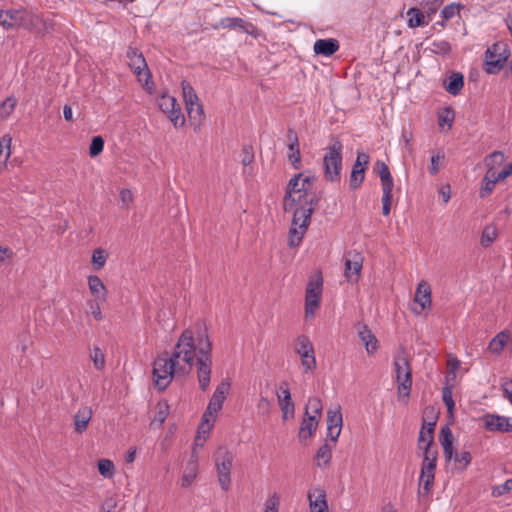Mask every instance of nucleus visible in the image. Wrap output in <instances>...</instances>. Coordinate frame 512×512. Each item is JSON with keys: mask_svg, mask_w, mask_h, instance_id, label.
<instances>
[{"mask_svg": "<svg viewBox=\"0 0 512 512\" xmlns=\"http://www.w3.org/2000/svg\"><path fill=\"white\" fill-rule=\"evenodd\" d=\"M197 369L199 387L207 391L212 372V343L201 329H185L178 338L173 352L159 355L153 363L155 386L164 390L175 375L188 374Z\"/></svg>", "mask_w": 512, "mask_h": 512, "instance_id": "1", "label": "nucleus"}, {"mask_svg": "<svg viewBox=\"0 0 512 512\" xmlns=\"http://www.w3.org/2000/svg\"><path fill=\"white\" fill-rule=\"evenodd\" d=\"M314 177L303 176L299 173L289 180L286 195L284 197V210L292 211L297 207L306 206V201L316 196H308V192L312 189Z\"/></svg>", "mask_w": 512, "mask_h": 512, "instance_id": "2", "label": "nucleus"}, {"mask_svg": "<svg viewBox=\"0 0 512 512\" xmlns=\"http://www.w3.org/2000/svg\"><path fill=\"white\" fill-rule=\"evenodd\" d=\"M319 198L306 201V206L297 207L293 212L292 225L289 229L288 244L290 247L300 245L311 221V215L318 205Z\"/></svg>", "mask_w": 512, "mask_h": 512, "instance_id": "3", "label": "nucleus"}, {"mask_svg": "<svg viewBox=\"0 0 512 512\" xmlns=\"http://www.w3.org/2000/svg\"><path fill=\"white\" fill-rule=\"evenodd\" d=\"M342 143L338 140L325 148L323 156L324 177L329 182H338L342 171Z\"/></svg>", "mask_w": 512, "mask_h": 512, "instance_id": "4", "label": "nucleus"}, {"mask_svg": "<svg viewBox=\"0 0 512 512\" xmlns=\"http://www.w3.org/2000/svg\"><path fill=\"white\" fill-rule=\"evenodd\" d=\"M234 457V453L224 446L219 447L215 453L214 462L218 482L224 491H228L231 487V470Z\"/></svg>", "mask_w": 512, "mask_h": 512, "instance_id": "5", "label": "nucleus"}, {"mask_svg": "<svg viewBox=\"0 0 512 512\" xmlns=\"http://www.w3.org/2000/svg\"><path fill=\"white\" fill-rule=\"evenodd\" d=\"M11 28L40 31L46 28L40 16L28 9H10Z\"/></svg>", "mask_w": 512, "mask_h": 512, "instance_id": "6", "label": "nucleus"}, {"mask_svg": "<svg viewBox=\"0 0 512 512\" xmlns=\"http://www.w3.org/2000/svg\"><path fill=\"white\" fill-rule=\"evenodd\" d=\"M507 45L501 42L494 43L485 52V71L488 74L498 73L509 58Z\"/></svg>", "mask_w": 512, "mask_h": 512, "instance_id": "7", "label": "nucleus"}, {"mask_svg": "<svg viewBox=\"0 0 512 512\" xmlns=\"http://www.w3.org/2000/svg\"><path fill=\"white\" fill-rule=\"evenodd\" d=\"M323 289V279L317 274L310 278L305 292V316L313 318L320 304Z\"/></svg>", "mask_w": 512, "mask_h": 512, "instance_id": "8", "label": "nucleus"}, {"mask_svg": "<svg viewBox=\"0 0 512 512\" xmlns=\"http://www.w3.org/2000/svg\"><path fill=\"white\" fill-rule=\"evenodd\" d=\"M294 350L301 359L304 372L312 373L316 369V358L310 339L306 335H299L295 340Z\"/></svg>", "mask_w": 512, "mask_h": 512, "instance_id": "9", "label": "nucleus"}, {"mask_svg": "<svg viewBox=\"0 0 512 512\" xmlns=\"http://www.w3.org/2000/svg\"><path fill=\"white\" fill-rule=\"evenodd\" d=\"M181 88L184 102L186 105V110L190 120L200 124L202 121L204 111L203 106L201 105L194 88L186 80H183L181 82Z\"/></svg>", "mask_w": 512, "mask_h": 512, "instance_id": "10", "label": "nucleus"}, {"mask_svg": "<svg viewBox=\"0 0 512 512\" xmlns=\"http://www.w3.org/2000/svg\"><path fill=\"white\" fill-rule=\"evenodd\" d=\"M396 380L398 382L399 398H408L412 386V376L409 363L406 358L398 357L394 361Z\"/></svg>", "mask_w": 512, "mask_h": 512, "instance_id": "11", "label": "nucleus"}, {"mask_svg": "<svg viewBox=\"0 0 512 512\" xmlns=\"http://www.w3.org/2000/svg\"><path fill=\"white\" fill-rule=\"evenodd\" d=\"M126 55L128 64L137 76L138 81L148 86L151 75L142 53L136 48L129 47Z\"/></svg>", "mask_w": 512, "mask_h": 512, "instance_id": "12", "label": "nucleus"}, {"mask_svg": "<svg viewBox=\"0 0 512 512\" xmlns=\"http://www.w3.org/2000/svg\"><path fill=\"white\" fill-rule=\"evenodd\" d=\"M158 106L161 111L167 114L176 128H180L184 125V115L182 114L181 108L173 96L162 95L158 100Z\"/></svg>", "mask_w": 512, "mask_h": 512, "instance_id": "13", "label": "nucleus"}, {"mask_svg": "<svg viewBox=\"0 0 512 512\" xmlns=\"http://www.w3.org/2000/svg\"><path fill=\"white\" fill-rule=\"evenodd\" d=\"M437 451H425L421 468L420 483L424 490L429 491L435 477Z\"/></svg>", "mask_w": 512, "mask_h": 512, "instance_id": "14", "label": "nucleus"}, {"mask_svg": "<svg viewBox=\"0 0 512 512\" xmlns=\"http://www.w3.org/2000/svg\"><path fill=\"white\" fill-rule=\"evenodd\" d=\"M230 391L229 381H222L215 389L212 397L209 400L206 416H216L217 413L222 409L223 403Z\"/></svg>", "mask_w": 512, "mask_h": 512, "instance_id": "15", "label": "nucleus"}, {"mask_svg": "<svg viewBox=\"0 0 512 512\" xmlns=\"http://www.w3.org/2000/svg\"><path fill=\"white\" fill-rule=\"evenodd\" d=\"M276 396L282 412L283 420L294 418L295 405L291 399V393L286 383L279 385L276 391Z\"/></svg>", "mask_w": 512, "mask_h": 512, "instance_id": "16", "label": "nucleus"}, {"mask_svg": "<svg viewBox=\"0 0 512 512\" xmlns=\"http://www.w3.org/2000/svg\"><path fill=\"white\" fill-rule=\"evenodd\" d=\"M362 257L358 253H349L345 258V278L350 283L358 282L362 270Z\"/></svg>", "mask_w": 512, "mask_h": 512, "instance_id": "17", "label": "nucleus"}, {"mask_svg": "<svg viewBox=\"0 0 512 512\" xmlns=\"http://www.w3.org/2000/svg\"><path fill=\"white\" fill-rule=\"evenodd\" d=\"M414 301L419 305V309H413V312L415 314H420L422 311L429 309L431 307V287L427 281L422 280L419 282L416 288Z\"/></svg>", "mask_w": 512, "mask_h": 512, "instance_id": "18", "label": "nucleus"}, {"mask_svg": "<svg viewBox=\"0 0 512 512\" xmlns=\"http://www.w3.org/2000/svg\"><path fill=\"white\" fill-rule=\"evenodd\" d=\"M310 512H328L326 492L321 487H314L308 491Z\"/></svg>", "mask_w": 512, "mask_h": 512, "instance_id": "19", "label": "nucleus"}, {"mask_svg": "<svg viewBox=\"0 0 512 512\" xmlns=\"http://www.w3.org/2000/svg\"><path fill=\"white\" fill-rule=\"evenodd\" d=\"M485 427L489 431L512 432V418L500 415H487Z\"/></svg>", "mask_w": 512, "mask_h": 512, "instance_id": "20", "label": "nucleus"}, {"mask_svg": "<svg viewBox=\"0 0 512 512\" xmlns=\"http://www.w3.org/2000/svg\"><path fill=\"white\" fill-rule=\"evenodd\" d=\"M198 470V457L196 453L193 452L184 468L183 475L180 479L181 487H190L197 478Z\"/></svg>", "mask_w": 512, "mask_h": 512, "instance_id": "21", "label": "nucleus"}, {"mask_svg": "<svg viewBox=\"0 0 512 512\" xmlns=\"http://www.w3.org/2000/svg\"><path fill=\"white\" fill-rule=\"evenodd\" d=\"M92 415L93 411L89 406H82L77 410L73 416L74 430L76 433L82 434L87 430Z\"/></svg>", "mask_w": 512, "mask_h": 512, "instance_id": "22", "label": "nucleus"}, {"mask_svg": "<svg viewBox=\"0 0 512 512\" xmlns=\"http://www.w3.org/2000/svg\"><path fill=\"white\" fill-rule=\"evenodd\" d=\"M288 152L287 157L295 169H299L301 166V154L299 149V140L297 134L293 130H289L288 133Z\"/></svg>", "mask_w": 512, "mask_h": 512, "instance_id": "23", "label": "nucleus"}, {"mask_svg": "<svg viewBox=\"0 0 512 512\" xmlns=\"http://www.w3.org/2000/svg\"><path fill=\"white\" fill-rule=\"evenodd\" d=\"M339 42L334 38L318 39L315 41L313 49L317 55L329 57L339 50Z\"/></svg>", "mask_w": 512, "mask_h": 512, "instance_id": "24", "label": "nucleus"}, {"mask_svg": "<svg viewBox=\"0 0 512 512\" xmlns=\"http://www.w3.org/2000/svg\"><path fill=\"white\" fill-rule=\"evenodd\" d=\"M88 287L94 297L95 302H105L107 299V289L103 281L96 275L88 277Z\"/></svg>", "mask_w": 512, "mask_h": 512, "instance_id": "25", "label": "nucleus"}, {"mask_svg": "<svg viewBox=\"0 0 512 512\" xmlns=\"http://www.w3.org/2000/svg\"><path fill=\"white\" fill-rule=\"evenodd\" d=\"M319 420L312 416H307L304 414V418L300 424L298 438L300 442H305L309 438L313 436L315 431L317 430Z\"/></svg>", "mask_w": 512, "mask_h": 512, "instance_id": "26", "label": "nucleus"}, {"mask_svg": "<svg viewBox=\"0 0 512 512\" xmlns=\"http://www.w3.org/2000/svg\"><path fill=\"white\" fill-rule=\"evenodd\" d=\"M358 336L364 344L368 354H373L377 351L378 341L368 326L360 325L358 328Z\"/></svg>", "mask_w": 512, "mask_h": 512, "instance_id": "27", "label": "nucleus"}, {"mask_svg": "<svg viewBox=\"0 0 512 512\" xmlns=\"http://www.w3.org/2000/svg\"><path fill=\"white\" fill-rule=\"evenodd\" d=\"M453 441L454 437L450 428L447 425L442 427L439 433V442L443 447L446 460H452L453 458Z\"/></svg>", "mask_w": 512, "mask_h": 512, "instance_id": "28", "label": "nucleus"}, {"mask_svg": "<svg viewBox=\"0 0 512 512\" xmlns=\"http://www.w3.org/2000/svg\"><path fill=\"white\" fill-rule=\"evenodd\" d=\"M510 339L509 331H501L491 339L488 345V350L495 355H500L504 347L509 346Z\"/></svg>", "mask_w": 512, "mask_h": 512, "instance_id": "29", "label": "nucleus"}, {"mask_svg": "<svg viewBox=\"0 0 512 512\" xmlns=\"http://www.w3.org/2000/svg\"><path fill=\"white\" fill-rule=\"evenodd\" d=\"M220 24L223 28L240 29L248 34H252L255 27L251 23H247L242 18L226 17L222 18Z\"/></svg>", "mask_w": 512, "mask_h": 512, "instance_id": "30", "label": "nucleus"}, {"mask_svg": "<svg viewBox=\"0 0 512 512\" xmlns=\"http://www.w3.org/2000/svg\"><path fill=\"white\" fill-rule=\"evenodd\" d=\"M464 86V77L459 72L452 73L448 79L444 82V88L445 90L453 95H458Z\"/></svg>", "mask_w": 512, "mask_h": 512, "instance_id": "31", "label": "nucleus"}, {"mask_svg": "<svg viewBox=\"0 0 512 512\" xmlns=\"http://www.w3.org/2000/svg\"><path fill=\"white\" fill-rule=\"evenodd\" d=\"M407 24L410 28L422 27L429 24L425 14L416 7H411L407 13Z\"/></svg>", "mask_w": 512, "mask_h": 512, "instance_id": "32", "label": "nucleus"}, {"mask_svg": "<svg viewBox=\"0 0 512 512\" xmlns=\"http://www.w3.org/2000/svg\"><path fill=\"white\" fill-rule=\"evenodd\" d=\"M434 422H430V428H425L423 426L419 433L418 446L420 449L425 451H434L431 446L433 443V431H434Z\"/></svg>", "mask_w": 512, "mask_h": 512, "instance_id": "33", "label": "nucleus"}, {"mask_svg": "<svg viewBox=\"0 0 512 512\" xmlns=\"http://www.w3.org/2000/svg\"><path fill=\"white\" fill-rule=\"evenodd\" d=\"M499 181L501 180L497 178L496 173L486 172L479 189L480 198H487L493 192L496 183Z\"/></svg>", "mask_w": 512, "mask_h": 512, "instance_id": "34", "label": "nucleus"}, {"mask_svg": "<svg viewBox=\"0 0 512 512\" xmlns=\"http://www.w3.org/2000/svg\"><path fill=\"white\" fill-rule=\"evenodd\" d=\"M169 414V405L165 401H160L157 403L155 407V415L151 420L150 425L154 428H159L162 426L164 421L166 420Z\"/></svg>", "mask_w": 512, "mask_h": 512, "instance_id": "35", "label": "nucleus"}, {"mask_svg": "<svg viewBox=\"0 0 512 512\" xmlns=\"http://www.w3.org/2000/svg\"><path fill=\"white\" fill-rule=\"evenodd\" d=\"M504 160L505 156L501 151H495L489 154L484 160L485 167L487 168L486 172L496 173V168L501 166Z\"/></svg>", "mask_w": 512, "mask_h": 512, "instance_id": "36", "label": "nucleus"}, {"mask_svg": "<svg viewBox=\"0 0 512 512\" xmlns=\"http://www.w3.org/2000/svg\"><path fill=\"white\" fill-rule=\"evenodd\" d=\"M323 405L318 397H310L305 407V415L320 419Z\"/></svg>", "mask_w": 512, "mask_h": 512, "instance_id": "37", "label": "nucleus"}, {"mask_svg": "<svg viewBox=\"0 0 512 512\" xmlns=\"http://www.w3.org/2000/svg\"><path fill=\"white\" fill-rule=\"evenodd\" d=\"M11 142L12 138L9 135H4L0 139V168L5 167L11 155Z\"/></svg>", "mask_w": 512, "mask_h": 512, "instance_id": "38", "label": "nucleus"}, {"mask_svg": "<svg viewBox=\"0 0 512 512\" xmlns=\"http://www.w3.org/2000/svg\"><path fill=\"white\" fill-rule=\"evenodd\" d=\"M497 235L498 230L495 225L489 224L485 226L480 238L481 245L485 248L489 247L496 240Z\"/></svg>", "mask_w": 512, "mask_h": 512, "instance_id": "39", "label": "nucleus"}, {"mask_svg": "<svg viewBox=\"0 0 512 512\" xmlns=\"http://www.w3.org/2000/svg\"><path fill=\"white\" fill-rule=\"evenodd\" d=\"M376 165L380 167V169L378 170V174L381 179L382 189H393V178L391 176L388 166L381 161H378Z\"/></svg>", "mask_w": 512, "mask_h": 512, "instance_id": "40", "label": "nucleus"}, {"mask_svg": "<svg viewBox=\"0 0 512 512\" xmlns=\"http://www.w3.org/2000/svg\"><path fill=\"white\" fill-rule=\"evenodd\" d=\"M343 418L340 407L327 411V428H342Z\"/></svg>", "mask_w": 512, "mask_h": 512, "instance_id": "41", "label": "nucleus"}, {"mask_svg": "<svg viewBox=\"0 0 512 512\" xmlns=\"http://www.w3.org/2000/svg\"><path fill=\"white\" fill-rule=\"evenodd\" d=\"M455 113L451 107H445L438 113V124L440 128H443L445 125L448 126V129L452 127L454 122Z\"/></svg>", "mask_w": 512, "mask_h": 512, "instance_id": "42", "label": "nucleus"}, {"mask_svg": "<svg viewBox=\"0 0 512 512\" xmlns=\"http://www.w3.org/2000/svg\"><path fill=\"white\" fill-rule=\"evenodd\" d=\"M216 416H206V412H204L202 421L199 425L198 433L196 436V443L201 439L202 436H206L210 432L213 427V422L215 421Z\"/></svg>", "mask_w": 512, "mask_h": 512, "instance_id": "43", "label": "nucleus"}, {"mask_svg": "<svg viewBox=\"0 0 512 512\" xmlns=\"http://www.w3.org/2000/svg\"><path fill=\"white\" fill-rule=\"evenodd\" d=\"M445 159V153L443 150H438L436 152H433L430 158V166H429V173L431 175H436Z\"/></svg>", "mask_w": 512, "mask_h": 512, "instance_id": "44", "label": "nucleus"}, {"mask_svg": "<svg viewBox=\"0 0 512 512\" xmlns=\"http://www.w3.org/2000/svg\"><path fill=\"white\" fill-rule=\"evenodd\" d=\"M332 457V451L328 444H323L319 447L316 453L317 466H326Z\"/></svg>", "mask_w": 512, "mask_h": 512, "instance_id": "45", "label": "nucleus"}, {"mask_svg": "<svg viewBox=\"0 0 512 512\" xmlns=\"http://www.w3.org/2000/svg\"><path fill=\"white\" fill-rule=\"evenodd\" d=\"M107 258H108V254L104 249L96 248L93 251L92 261H91L94 270L98 271V270L102 269L106 264Z\"/></svg>", "mask_w": 512, "mask_h": 512, "instance_id": "46", "label": "nucleus"}, {"mask_svg": "<svg viewBox=\"0 0 512 512\" xmlns=\"http://www.w3.org/2000/svg\"><path fill=\"white\" fill-rule=\"evenodd\" d=\"M98 471L106 479H111L114 476L115 466L109 459H100L98 461Z\"/></svg>", "mask_w": 512, "mask_h": 512, "instance_id": "47", "label": "nucleus"}, {"mask_svg": "<svg viewBox=\"0 0 512 512\" xmlns=\"http://www.w3.org/2000/svg\"><path fill=\"white\" fill-rule=\"evenodd\" d=\"M456 463V468L459 471H464L471 463L472 456L469 451H463L461 453H453V458Z\"/></svg>", "mask_w": 512, "mask_h": 512, "instance_id": "48", "label": "nucleus"}, {"mask_svg": "<svg viewBox=\"0 0 512 512\" xmlns=\"http://www.w3.org/2000/svg\"><path fill=\"white\" fill-rule=\"evenodd\" d=\"M16 103L17 100L14 97H8L0 104V120H4L11 115Z\"/></svg>", "mask_w": 512, "mask_h": 512, "instance_id": "49", "label": "nucleus"}, {"mask_svg": "<svg viewBox=\"0 0 512 512\" xmlns=\"http://www.w3.org/2000/svg\"><path fill=\"white\" fill-rule=\"evenodd\" d=\"M370 162V156L362 151L357 152L356 160L352 166V170H360L365 172Z\"/></svg>", "mask_w": 512, "mask_h": 512, "instance_id": "50", "label": "nucleus"}, {"mask_svg": "<svg viewBox=\"0 0 512 512\" xmlns=\"http://www.w3.org/2000/svg\"><path fill=\"white\" fill-rule=\"evenodd\" d=\"M442 398L443 402L446 405V408L450 414L453 413L455 403L453 400V393L451 385H445L442 390Z\"/></svg>", "mask_w": 512, "mask_h": 512, "instance_id": "51", "label": "nucleus"}, {"mask_svg": "<svg viewBox=\"0 0 512 512\" xmlns=\"http://www.w3.org/2000/svg\"><path fill=\"white\" fill-rule=\"evenodd\" d=\"M280 506V496L273 493L264 504L263 512H278Z\"/></svg>", "mask_w": 512, "mask_h": 512, "instance_id": "52", "label": "nucleus"}, {"mask_svg": "<svg viewBox=\"0 0 512 512\" xmlns=\"http://www.w3.org/2000/svg\"><path fill=\"white\" fill-rule=\"evenodd\" d=\"M104 148V140L101 136H95L92 138L90 147H89V154L91 157L98 156Z\"/></svg>", "mask_w": 512, "mask_h": 512, "instance_id": "53", "label": "nucleus"}, {"mask_svg": "<svg viewBox=\"0 0 512 512\" xmlns=\"http://www.w3.org/2000/svg\"><path fill=\"white\" fill-rule=\"evenodd\" d=\"M365 179V172L360 170H352L349 179L350 188L355 190L359 188Z\"/></svg>", "mask_w": 512, "mask_h": 512, "instance_id": "54", "label": "nucleus"}, {"mask_svg": "<svg viewBox=\"0 0 512 512\" xmlns=\"http://www.w3.org/2000/svg\"><path fill=\"white\" fill-rule=\"evenodd\" d=\"M91 359L96 369L102 370L105 367V357L100 348L94 347L91 352Z\"/></svg>", "mask_w": 512, "mask_h": 512, "instance_id": "55", "label": "nucleus"}, {"mask_svg": "<svg viewBox=\"0 0 512 512\" xmlns=\"http://www.w3.org/2000/svg\"><path fill=\"white\" fill-rule=\"evenodd\" d=\"M512 490V479L506 480L501 485H496L492 488V496L493 497H500L504 494H507Z\"/></svg>", "mask_w": 512, "mask_h": 512, "instance_id": "56", "label": "nucleus"}, {"mask_svg": "<svg viewBox=\"0 0 512 512\" xmlns=\"http://www.w3.org/2000/svg\"><path fill=\"white\" fill-rule=\"evenodd\" d=\"M383 190V196H382V213L383 215L387 216L390 213L391 209V198H392V190L393 189H382Z\"/></svg>", "mask_w": 512, "mask_h": 512, "instance_id": "57", "label": "nucleus"}, {"mask_svg": "<svg viewBox=\"0 0 512 512\" xmlns=\"http://www.w3.org/2000/svg\"><path fill=\"white\" fill-rule=\"evenodd\" d=\"M254 160V152L252 146L245 145L241 152V163L244 166L250 165Z\"/></svg>", "mask_w": 512, "mask_h": 512, "instance_id": "58", "label": "nucleus"}, {"mask_svg": "<svg viewBox=\"0 0 512 512\" xmlns=\"http://www.w3.org/2000/svg\"><path fill=\"white\" fill-rule=\"evenodd\" d=\"M459 10L460 5L455 3L449 4L442 9L441 16L443 17V19L449 20L453 18L457 13H459Z\"/></svg>", "mask_w": 512, "mask_h": 512, "instance_id": "59", "label": "nucleus"}, {"mask_svg": "<svg viewBox=\"0 0 512 512\" xmlns=\"http://www.w3.org/2000/svg\"><path fill=\"white\" fill-rule=\"evenodd\" d=\"M258 411L262 414H269L271 409V402L270 400L265 397L261 396L257 405Z\"/></svg>", "mask_w": 512, "mask_h": 512, "instance_id": "60", "label": "nucleus"}, {"mask_svg": "<svg viewBox=\"0 0 512 512\" xmlns=\"http://www.w3.org/2000/svg\"><path fill=\"white\" fill-rule=\"evenodd\" d=\"M442 3L443 0H423L424 7L427 8L428 14H434Z\"/></svg>", "mask_w": 512, "mask_h": 512, "instance_id": "61", "label": "nucleus"}, {"mask_svg": "<svg viewBox=\"0 0 512 512\" xmlns=\"http://www.w3.org/2000/svg\"><path fill=\"white\" fill-rule=\"evenodd\" d=\"M117 506L115 498H107L100 507V512H114Z\"/></svg>", "mask_w": 512, "mask_h": 512, "instance_id": "62", "label": "nucleus"}, {"mask_svg": "<svg viewBox=\"0 0 512 512\" xmlns=\"http://www.w3.org/2000/svg\"><path fill=\"white\" fill-rule=\"evenodd\" d=\"M0 25L6 29L11 28L10 10H0Z\"/></svg>", "mask_w": 512, "mask_h": 512, "instance_id": "63", "label": "nucleus"}, {"mask_svg": "<svg viewBox=\"0 0 512 512\" xmlns=\"http://www.w3.org/2000/svg\"><path fill=\"white\" fill-rule=\"evenodd\" d=\"M433 46H434L436 52H441V53L445 54V53H448L451 51V46H450L449 42L444 41V40L434 42Z\"/></svg>", "mask_w": 512, "mask_h": 512, "instance_id": "64", "label": "nucleus"}]
</instances>
